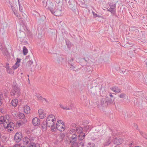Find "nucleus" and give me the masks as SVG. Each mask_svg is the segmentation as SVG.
<instances>
[{
  "instance_id": "f257e3e1",
  "label": "nucleus",
  "mask_w": 147,
  "mask_h": 147,
  "mask_svg": "<svg viewBox=\"0 0 147 147\" xmlns=\"http://www.w3.org/2000/svg\"><path fill=\"white\" fill-rule=\"evenodd\" d=\"M116 134L115 133L114 131L111 129H110L109 133L107 136L105 138V142L104 143L105 146H108L111 143V137L113 138V136L116 135Z\"/></svg>"
},
{
  "instance_id": "f03ea898",
  "label": "nucleus",
  "mask_w": 147,
  "mask_h": 147,
  "mask_svg": "<svg viewBox=\"0 0 147 147\" xmlns=\"http://www.w3.org/2000/svg\"><path fill=\"white\" fill-rule=\"evenodd\" d=\"M20 94V88L16 86H13L12 90L11 92V96L17 97L19 96Z\"/></svg>"
},
{
  "instance_id": "7ed1b4c3",
  "label": "nucleus",
  "mask_w": 147,
  "mask_h": 147,
  "mask_svg": "<svg viewBox=\"0 0 147 147\" xmlns=\"http://www.w3.org/2000/svg\"><path fill=\"white\" fill-rule=\"evenodd\" d=\"M78 137L76 135H72L70 137V143L71 144V147H78V144L77 142Z\"/></svg>"
},
{
  "instance_id": "20e7f679",
  "label": "nucleus",
  "mask_w": 147,
  "mask_h": 147,
  "mask_svg": "<svg viewBox=\"0 0 147 147\" xmlns=\"http://www.w3.org/2000/svg\"><path fill=\"white\" fill-rule=\"evenodd\" d=\"M23 136L21 133L17 132L14 137V139L16 142H19L22 140Z\"/></svg>"
},
{
  "instance_id": "39448f33",
  "label": "nucleus",
  "mask_w": 147,
  "mask_h": 147,
  "mask_svg": "<svg viewBox=\"0 0 147 147\" xmlns=\"http://www.w3.org/2000/svg\"><path fill=\"white\" fill-rule=\"evenodd\" d=\"M7 121V124L4 123V126L5 127L8 129V130H9L10 131H11L13 130V128L14 127V124L13 123V122H9V121Z\"/></svg>"
},
{
  "instance_id": "423d86ee",
  "label": "nucleus",
  "mask_w": 147,
  "mask_h": 147,
  "mask_svg": "<svg viewBox=\"0 0 147 147\" xmlns=\"http://www.w3.org/2000/svg\"><path fill=\"white\" fill-rule=\"evenodd\" d=\"M112 142L114 144L117 145H119L121 144L123 142V140L122 138H115L114 136L113 137Z\"/></svg>"
},
{
  "instance_id": "0eeeda50",
  "label": "nucleus",
  "mask_w": 147,
  "mask_h": 147,
  "mask_svg": "<svg viewBox=\"0 0 147 147\" xmlns=\"http://www.w3.org/2000/svg\"><path fill=\"white\" fill-rule=\"evenodd\" d=\"M60 8V5H59V4H55L52 3H49L48 9H59Z\"/></svg>"
},
{
  "instance_id": "6e6552de",
  "label": "nucleus",
  "mask_w": 147,
  "mask_h": 147,
  "mask_svg": "<svg viewBox=\"0 0 147 147\" xmlns=\"http://www.w3.org/2000/svg\"><path fill=\"white\" fill-rule=\"evenodd\" d=\"M49 10L52 14L55 16H59L61 15V10Z\"/></svg>"
},
{
  "instance_id": "1a4fd4ad",
  "label": "nucleus",
  "mask_w": 147,
  "mask_h": 147,
  "mask_svg": "<svg viewBox=\"0 0 147 147\" xmlns=\"http://www.w3.org/2000/svg\"><path fill=\"white\" fill-rule=\"evenodd\" d=\"M14 14L19 19V22L20 23L22 22L23 24H25V22H24L22 19L20 18V16L17 10H12Z\"/></svg>"
},
{
  "instance_id": "9d476101",
  "label": "nucleus",
  "mask_w": 147,
  "mask_h": 147,
  "mask_svg": "<svg viewBox=\"0 0 147 147\" xmlns=\"http://www.w3.org/2000/svg\"><path fill=\"white\" fill-rule=\"evenodd\" d=\"M45 121L47 125V127H51L52 129L54 131L55 130L54 129H55V127H54L53 128L54 125V121L49 120L48 121Z\"/></svg>"
},
{
  "instance_id": "9b49d317",
  "label": "nucleus",
  "mask_w": 147,
  "mask_h": 147,
  "mask_svg": "<svg viewBox=\"0 0 147 147\" xmlns=\"http://www.w3.org/2000/svg\"><path fill=\"white\" fill-rule=\"evenodd\" d=\"M27 119H24L23 120H21L19 122H17L16 124V127L18 128L22 125L23 124H25L27 122Z\"/></svg>"
},
{
  "instance_id": "f8f14e48",
  "label": "nucleus",
  "mask_w": 147,
  "mask_h": 147,
  "mask_svg": "<svg viewBox=\"0 0 147 147\" xmlns=\"http://www.w3.org/2000/svg\"><path fill=\"white\" fill-rule=\"evenodd\" d=\"M8 121V119L7 118V117H5V116L4 117L2 116L0 117V125L3 124L4 125V123L7 124V121Z\"/></svg>"
},
{
  "instance_id": "ddd939ff",
  "label": "nucleus",
  "mask_w": 147,
  "mask_h": 147,
  "mask_svg": "<svg viewBox=\"0 0 147 147\" xmlns=\"http://www.w3.org/2000/svg\"><path fill=\"white\" fill-rule=\"evenodd\" d=\"M40 123V119L37 117H35L32 120V123L34 126L38 125Z\"/></svg>"
},
{
  "instance_id": "4468645a",
  "label": "nucleus",
  "mask_w": 147,
  "mask_h": 147,
  "mask_svg": "<svg viewBox=\"0 0 147 147\" xmlns=\"http://www.w3.org/2000/svg\"><path fill=\"white\" fill-rule=\"evenodd\" d=\"M56 128L58 130L61 131H63L65 129V126L63 124L61 125H58L57 123H56Z\"/></svg>"
},
{
  "instance_id": "2eb2a0df",
  "label": "nucleus",
  "mask_w": 147,
  "mask_h": 147,
  "mask_svg": "<svg viewBox=\"0 0 147 147\" xmlns=\"http://www.w3.org/2000/svg\"><path fill=\"white\" fill-rule=\"evenodd\" d=\"M41 128L42 130L44 131H45L47 130V123L45 121V120H44L43 123L41 125Z\"/></svg>"
},
{
  "instance_id": "dca6fc26",
  "label": "nucleus",
  "mask_w": 147,
  "mask_h": 147,
  "mask_svg": "<svg viewBox=\"0 0 147 147\" xmlns=\"http://www.w3.org/2000/svg\"><path fill=\"white\" fill-rule=\"evenodd\" d=\"M23 144L25 145L29 146L30 144L29 140L27 137H24L23 139Z\"/></svg>"
},
{
  "instance_id": "f3484780",
  "label": "nucleus",
  "mask_w": 147,
  "mask_h": 147,
  "mask_svg": "<svg viewBox=\"0 0 147 147\" xmlns=\"http://www.w3.org/2000/svg\"><path fill=\"white\" fill-rule=\"evenodd\" d=\"M100 104L103 107L106 106L107 105L106 97L101 99L100 100Z\"/></svg>"
},
{
  "instance_id": "a211bd4d",
  "label": "nucleus",
  "mask_w": 147,
  "mask_h": 147,
  "mask_svg": "<svg viewBox=\"0 0 147 147\" xmlns=\"http://www.w3.org/2000/svg\"><path fill=\"white\" fill-rule=\"evenodd\" d=\"M20 59L17 58V61L15 64L13 66L12 68L13 69H17L20 65Z\"/></svg>"
},
{
  "instance_id": "6ab92c4d",
  "label": "nucleus",
  "mask_w": 147,
  "mask_h": 147,
  "mask_svg": "<svg viewBox=\"0 0 147 147\" xmlns=\"http://www.w3.org/2000/svg\"><path fill=\"white\" fill-rule=\"evenodd\" d=\"M113 91L116 93L120 92L121 91V89L119 88L118 87L114 86L110 88Z\"/></svg>"
},
{
  "instance_id": "aec40b11",
  "label": "nucleus",
  "mask_w": 147,
  "mask_h": 147,
  "mask_svg": "<svg viewBox=\"0 0 147 147\" xmlns=\"http://www.w3.org/2000/svg\"><path fill=\"white\" fill-rule=\"evenodd\" d=\"M24 112L25 113H30V108L29 106L27 105L24 106Z\"/></svg>"
},
{
  "instance_id": "412c9836",
  "label": "nucleus",
  "mask_w": 147,
  "mask_h": 147,
  "mask_svg": "<svg viewBox=\"0 0 147 147\" xmlns=\"http://www.w3.org/2000/svg\"><path fill=\"white\" fill-rule=\"evenodd\" d=\"M49 120L54 121L55 120V116L52 115H49L45 121H48Z\"/></svg>"
},
{
  "instance_id": "4be33fe9",
  "label": "nucleus",
  "mask_w": 147,
  "mask_h": 147,
  "mask_svg": "<svg viewBox=\"0 0 147 147\" xmlns=\"http://www.w3.org/2000/svg\"><path fill=\"white\" fill-rule=\"evenodd\" d=\"M11 105L12 106L16 107L18 104V100L17 99H15L12 100L11 102Z\"/></svg>"
},
{
  "instance_id": "5701e85b",
  "label": "nucleus",
  "mask_w": 147,
  "mask_h": 147,
  "mask_svg": "<svg viewBox=\"0 0 147 147\" xmlns=\"http://www.w3.org/2000/svg\"><path fill=\"white\" fill-rule=\"evenodd\" d=\"M107 5L110 7L109 9H114L115 7V4L114 3H111Z\"/></svg>"
},
{
  "instance_id": "b1692460",
  "label": "nucleus",
  "mask_w": 147,
  "mask_h": 147,
  "mask_svg": "<svg viewBox=\"0 0 147 147\" xmlns=\"http://www.w3.org/2000/svg\"><path fill=\"white\" fill-rule=\"evenodd\" d=\"M85 136V134L84 133L80 134L78 135V139L80 140H82L84 138Z\"/></svg>"
},
{
  "instance_id": "393cba45",
  "label": "nucleus",
  "mask_w": 147,
  "mask_h": 147,
  "mask_svg": "<svg viewBox=\"0 0 147 147\" xmlns=\"http://www.w3.org/2000/svg\"><path fill=\"white\" fill-rule=\"evenodd\" d=\"M76 132H77L78 133L80 134L83 133L82 132L83 131V129L81 127H76Z\"/></svg>"
},
{
  "instance_id": "a878e982",
  "label": "nucleus",
  "mask_w": 147,
  "mask_h": 147,
  "mask_svg": "<svg viewBox=\"0 0 147 147\" xmlns=\"http://www.w3.org/2000/svg\"><path fill=\"white\" fill-rule=\"evenodd\" d=\"M106 99H107V105L112 103L114 101V99H113L111 98H109L108 97H106Z\"/></svg>"
},
{
  "instance_id": "bb28decb",
  "label": "nucleus",
  "mask_w": 147,
  "mask_h": 147,
  "mask_svg": "<svg viewBox=\"0 0 147 147\" xmlns=\"http://www.w3.org/2000/svg\"><path fill=\"white\" fill-rule=\"evenodd\" d=\"M28 139L29 140L30 143L31 142H32L34 141L35 139V138L33 135L30 136H29Z\"/></svg>"
},
{
  "instance_id": "cd10ccee",
  "label": "nucleus",
  "mask_w": 147,
  "mask_h": 147,
  "mask_svg": "<svg viewBox=\"0 0 147 147\" xmlns=\"http://www.w3.org/2000/svg\"><path fill=\"white\" fill-rule=\"evenodd\" d=\"M59 105L61 108H62V109H63L64 110H70V109H71V108H69V107H66V106H64L62 105L61 104H60Z\"/></svg>"
},
{
  "instance_id": "c85d7f7f",
  "label": "nucleus",
  "mask_w": 147,
  "mask_h": 147,
  "mask_svg": "<svg viewBox=\"0 0 147 147\" xmlns=\"http://www.w3.org/2000/svg\"><path fill=\"white\" fill-rule=\"evenodd\" d=\"M19 118L22 119H23L25 118V115L24 114L22 113H20L18 115Z\"/></svg>"
},
{
  "instance_id": "c756f323",
  "label": "nucleus",
  "mask_w": 147,
  "mask_h": 147,
  "mask_svg": "<svg viewBox=\"0 0 147 147\" xmlns=\"http://www.w3.org/2000/svg\"><path fill=\"white\" fill-rule=\"evenodd\" d=\"M76 129H71L69 132V133L72 134V135H76Z\"/></svg>"
},
{
  "instance_id": "7c9ffc66",
  "label": "nucleus",
  "mask_w": 147,
  "mask_h": 147,
  "mask_svg": "<svg viewBox=\"0 0 147 147\" xmlns=\"http://www.w3.org/2000/svg\"><path fill=\"white\" fill-rule=\"evenodd\" d=\"M87 147H95V144L93 143L89 142L87 144Z\"/></svg>"
},
{
  "instance_id": "2f4dec72",
  "label": "nucleus",
  "mask_w": 147,
  "mask_h": 147,
  "mask_svg": "<svg viewBox=\"0 0 147 147\" xmlns=\"http://www.w3.org/2000/svg\"><path fill=\"white\" fill-rule=\"evenodd\" d=\"M29 146V147H40L38 144L36 145L33 142H31Z\"/></svg>"
},
{
  "instance_id": "473e14b6",
  "label": "nucleus",
  "mask_w": 147,
  "mask_h": 147,
  "mask_svg": "<svg viewBox=\"0 0 147 147\" xmlns=\"http://www.w3.org/2000/svg\"><path fill=\"white\" fill-rule=\"evenodd\" d=\"M23 51L24 55H26L27 54L28 50L25 47H23Z\"/></svg>"
},
{
  "instance_id": "72a5a7b5",
  "label": "nucleus",
  "mask_w": 147,
  "mask_h": 147,
  "mask_svg": "<svg viewBox=\"0 0 147 147\" xmlns=\"http://www.w3.org/2000/svg\"><path fill=\"white\" fill-rule=\"evenodd\" d=\"M140 134L144 138L147 139V135L142 131L139 130Z\"/></svg>"
},
{
  "instance_id": "f704fd0d",
  "label": "nucleus",
  "mask_w": 147,
  "mask_h": 147,
  "mask_svg": "<svg viewBox=\"0 0 147 147\" xmlns=\"http://www.w3.org/2000/svg\"><path fill=\"white\" fill-rule=\"evenodd\" d=\"M3 54L4 55L6 56H7L8 54V53L6 49H4L3 50Z\"/></svg>"
},
{
  "instance_id": "c9c22d12",
  "label": "nucleus",
  "mask_w": 147,
  "mask_h": 147,
  "mask_svg": "<svg viewBox=\"0 0 147 147\" xmlns=\"http://www.w3.org/2000/svg\"><path fill=\"white\" fill-rule=\"evenodd\" d=\"M36 96L37 97L38 99L42 100V97L41 95L38 94H36Z\"/></svg>"
},
{
  "instance_id": "e433bc0d",
  "label": "nucleus",
  "mask_w": 147,
  "mask_h": 147,
  "mask_svg": "<svg viewBox=\"0 0 147 147\" xmlns=\"http://www.w3.org/2000/svg\"><path fill=\"white\" fill-rule=\"evenodd\" d=\"M33 64V61L32 60L28 61L27 63V65L28 66H30Z\"/></svg>"
},
{
  "instance_id": "4c0bfd02",
  "label": "nucleus",
  "mask_w": 147,
  "mask_h": 147,
  "mask_svg": "<svg viewBox=\"0 0 147 147\" xmlns=\"http://www.w3.org/2000/svg\"><path fill=\"white\" fill-rule=\"evenodd\" d=\"M44 111H43L42 109H40L38 111L39 116V115L42 114L44 113Z\"/></svg>"
},
{
  "instance_id": "58836bf2",
  "label": "nucleus",
  "mask_w": 147,
  "mask_h": 147,
  "mask_svg": "<svg viewBox=\"0 0 147 147\" xmlns=\"http://www.w3.org/2000/svg\"><path fill=\"white\" fill-rule=\"evenodd\" d=\"M39 117L41 119H43L46 117V116L44 113L42 114L39 115Z\"/></svg>"
},
{
  "instance_id": "ea45409f",
  "label": "nucleus",
  "mask_w": 147,
  "mask_h": 147,
  "mask_svg": "<svg viewBox=\"0 0 147 147\" xmlns=\"http://www.w3.org/2000/svg\"><path fill=\"white\" fill-rule=\"evenodd\" d=\"M108 11H109L113 14H115V10H107Z\"/></svg>"
},
{
  "instance_id": "a19ab883",
  "label": "nucleus",
  "mask_w": 147,
  "mask_h": 147,
  "mask_svg": "<svg viewBox=\"0 0 147 147\" xmlns=\"http://www.w3.org/2000/svg\"><path fill=\"white\" fill-rule=\"evenodd\" d=\"M125 96V94L124 93H122L119 95V96L121 98H123Z\"/></svg>"
},
{
  "instance_id": "79ce46f5",
  "label": "nucleus",
  "mask_w": 147,
  "mask_h": 147,
  "mask_svg": "<svg viewBox=\"0 0 147 147\" xmlns=\"http://www.w3.org/2000/svg\"><path fill=\"white\" fill-rule=\"evenodd\" d=\"M92 13H93V15L94 17L95 18H96L97 17H101L99 15H98L96 13H94V12L93 11H92Z\"/></svg>"
},
{
  "instance_id": "37998d69",
  "label": "nucleus",
  "mask_w": 147,
  "mask_h": 147,
  "mask_svg": "<svg viewBox=\"0 0 147 147\" xmlns=\"http://www.w3.org/2000/svg\"><path fill=\"white\" fill-rule=\"evenodd\" d=\"M20 146H21L20 144H16L13 146V147H20Z\"/></svg>"
},
{
  "instance_id": "c03bdc74",
  "label": "nucleus",
  "mask_w": 147,
  "mask_h": 147,
  "mask_svg": "<svg viewBox=\"0 0 147 147\" xmlns=\"http://www.w3.org/2000/svg\"><path fill=\"white\" fill-rule=\"evenodd\" d=\"M57 124H63L64 125V122H63V121L61 120H59V121H58L57 122Z\"/></svg>"
},
{
  "instance_id": "a18cd8bd",
  "label": "nucleus",
  "mask_w": 147,
  "mask_h": 147,
  "mask_svg": "<svg viewBox=\"0 0 147 147\" xmlns=\"http://www.w3.org/2000/svg\"><path fill=\"white\" fill-rule=\"evenodd\" d=\"M5 48H3V46L2 45V44L1 43H0V49L1 50V51H3Z\"/></svg>"
},
{
  "instance_id": "49530a36",
  "label": "nucleus",
  "mask_w": 147,
  "mask_h": 147,
  "mask_svg": "<svg viewBox=\"0 0 147 147\" xmlns=\"http://www.w3.org/2000/svg\"><path fill=\"white\" fill-rule=\"evenodd\" d=\"M12 115L14 117L16 116L17 114V113L15 112H12L11 113Z\"/></svg>"
},
{
  "instance_id": "de8ad7c7",
  "label": "nucleus",
  "mask_w": 147,
  "mask_h": 147,
  "mask_svg": "<svg viewBox=\"0 0 147 147\" xmlns=\"http://www.w3.org/2000/svg\"><path fill=\"white\" fill-rule=\"evenodd\" d=\"M66 45H67V47H68V48L69 49L71 47V45L69 43V42H66Z\"/></svg>"
},
{
  "instance_id": "09e8293b",
  "label": "nucleus",
  "mask_w": 147,
  "mask_h": 147,
  "mask_svg": "<svg viewBox=\"0 0 147 147\" xmlns=\"http://www.w3.org/2000/svg\"><path fill=\"white\" fill-rule=\"evenodd\" d=\"M89 129V126H87L84 127V129L88 131Z\"/></svg>"
},
{
  "instance_id": "8fccbe9b",
  "label": "nucleus",
  "mask_w": 147,
  "mask_h": 147,
  "mask_svg": "<svg viewBox=\"0 0 147 147\" xmlns=\"http://www.w3.org/2000/svg\"><path fill=\"white\" fill-rule=\"evenodd\" d=\"M7 72H9L10 74H12L13 73V71H11V69L7 70Z\"/></svg>"
},
{
  "instance_id": "3c124183",
  "label": "nucleus",
  "mask_w": 147,
  "mask_h": 147,
  "mask_svg": "<svg viewBox=\"0 0 147 147\" xmlns=\"http://www.w3.org/2000/svg\"><path fill=\"white\" fill-rule=\"evenodd\" d=\"M63 0H56V2L57 4L59 3L61 1H62Z\"/></svg>"
},
{
  "instance_id": "603ef678",
  "label": "nucleus",
  "mask_w": 147,
  "mask_h": 147,
  "mask_svg": "<svg viewBox=\"0 0 147 147\" xmlns=\"http://www.w3.org/2000/svg\"><path fill=\"white\" fill-rule=\"evenodd\" d=\"M71 125L72 127H76V125L75 123L72 124Z\"/></svg>"
},
{
  "instance_id": "864d4df0",
  "label": "nucleus",
  "mask_w": 147,
  "mask_h": 147,
  "mask_svg": "<svg viewBox=\"0 0 147 147\" xmlns=\"http://www.w3.org/2000/svg\"><path fill=\"white\" fill-rule=\"evenodd\" d=\"M18 2H19V9H22V7L21 6V5L20 4L19 1H18Z\"/></svg>"
},
{
  "instance_id": "5fc2aeb1",
  "label": "nucleus",
  "mask_w": 147,
  "mask_h": 147,
  "mask_svg": "<svg viewBox=\"0 0 147 147\" xmlns=\"http://www.w3.org/2000/svg\"><path fill=\"white\" fill-rule=\"evenodd\" d=\"M1 112L2 113H4L5 112L4 111V109H1Z\"/></svg>"
},
{
  "instance_id": "6e6d98bb",
  "label": "nucleus",
  "mask_w": 147,
  "mask_h": 147,
  "mask_svg": "<svg viewBox=\"0 0 147 147\" xmlns=\"http://www.w3.org/2000/svg\"><path fill=\"white\" fill-rule=\"evenodd\" d=\"M60 136H61L62 138H63L65 136V135L63 134H61Z\"/></svg>"
},
{
  "instance_id": "4d7b16f0",
  "label": "nucleus",
  "mask_w": 147,
  "mask_h": 147,
  "mask_svg": "<svg viewBox=\"0 0 147 147\" xmlns=\"http://www.w3.org/2000/svg\"><path fill=\"white\" fill-rule=\"evenodd\" d=\"M109 95L111 97H113V96L112 95V94L111 93H109Z\"/></svg>"
},
{
  "instance_id": "13d9d810",
  "label": "nucleus",
  "mask_w": 147,
  "mask_h": 147,
  "mask_svg": "<svg viewBox=\"0 0 147 147\" xmlns=\"http://www.w3.org/2000/svg\"><path fill=\"white\" fill-rule=\"evenodd\" d=\"M134 127L135 128H136L137 129V128H138V126H137V125H136V124H134Z\"/></svg>"
},
{
  "instance_id": "bf43d9fd",
  "label": "nucleus",
  "mask_w": 147,
  "mask_h": 147,
  "mask_svg": "<svg viewBox=\"0 0 147 147\" xmlns=\"http://www.w3.org/2000/svg\"><path fill=\"white\" fill-rule=\"evenodd\" d=\"M17 35L18 37H19V38H22V36H20L18 34V33L17 34Z\"/></svg>"
},
{
  "instance_id": "052dcab7",
  "label": "nucleus",
  "mask_w": 147,
  "mask_h": 147,
  "mask_svg": "<svg viewBox=\"0 0 147 147\" xmlns=\"http://www.w3.org/2000/svg\"><path fill=\"white\" fill-rule=\"evenodd\" d=\"M73 105H71L70 106V108H71V109H70V110H72V107H73Z\"/></svg>"
},
{
  "instance_id": "680f3d73",
  "label": "nucleus",
  "mask_w": 147,
  "mask_h": 147,
  "mask_svg": "<svg viewBox=\"0 0 147 147\" xmlns=\"http://www.w3.org/2000/svg\"><path fill=\"white\" fill-rule=\"evenodd\" d=\"M73 6V4H70L69 5V7H71Z\"/></svg>"
},
{
  "instance_id": "e2e57ef3",
  "label": "nucleus",
  "mask_w": 147,
  "mask_h": 147,
  "mask_svg": "<svg viewBox=\"0 0 147 147\" xmlns=\"http://www.w3.org/2000/svg\"><path fill=\"white\" fill-rule=\"evenodd\" d=\"M59 61H60L61 60H63V59L61 57H60V58H59Z\"/></svg>"
},
{
  "instance_id": "0e129e2a",
  "label": "nucleus",
  "mask_w": 147,
  "mask_h": 147,
  "mask_svg": "<svg viewBox=\"0 0 147 147\" xmlns=\"http://www.w3.org/2000/svg\"><path fill=\"white\" fill-rule=\"evenodd\" d=\"M7 70H8L9 69H9V66H7Z\"/></svg>"
},
{
  "instance_id": "69168bd1",
  "label": "nucleus",
  "mask_w": 147,
  "mask_h": 147,
  "mask_svg": "<svg viewBox=\"0 0 147 147\" xmlns=\"http://www.w3.org/2000/svg\"><path fill=\"white\" fill-rule=\"evenodd\" d=\"M45 101L47 102V103H49L48 101L46 99L45 100Z\"/></svg>"
},
{
  "instance_id": "338daca9",
  "label": "nucleus",
  "mask_w": 147,
  "mask_h": 147,
  "mask_svg": "<svg viewBox=\"0 0 147 147\" xmlns=\"http://www.w3.org/2000/svg\"><path fill=\"white\" fill-rule=\"evenodd\" d=\"M57 62H58V63L59 64H60L61 63V64L62 63H61L58 60H57Z\"/></svg>"
},
{
  "instance_id": "774afa93",
  "label": "nucleus",
  "mask_w": 147,
  "mask_h": 147,
  "mask_svg": "<svg viewBox=\"0 0 147 147\" xmlns=\"http://www.w3.org/2000/svg\"><path fill=\"white\" fill-rule=\"evenodd\" d=\"M22 9L19 10V11H20V12H21L22 11Z\"/></svg>"
}]
</instances>
